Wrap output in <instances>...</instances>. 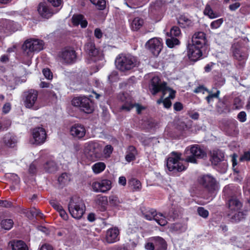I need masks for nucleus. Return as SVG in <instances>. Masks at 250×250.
<instances>
[{
    "label": "nucleus",
    "mask_w": 250,
    "mask_h": 250,
    "mask_svg": "<svg viewBox=\"0 0 250 250\" xmlns=\"http://www.w3.org/2000/svg\"><path fill=\"white\" fill-rule=\"evenodd\" d=\"M129 184L133 187V190L140 191L142 188V184L139 180L135 178L131 179L129 182Z\"/></svg>",
    "instance_id": "a19ab883"
},
{
    "label": "nucleus",
    "mask_w": 250,
    "mask_h": 250,
    "mask_svg": "<svg viewBox=\"0 0 250 250\" xmlns=\"http://www.w3.org/2000/svg\"><path fill=\"white\" fill-rule=\"evenodd\" d=\"M11 110V104L10 103H7L5 104L2 107V112L4 114L8 113Z\"/></svg>",
    "instance_id": "69168bd1"
},
{
    "label": "nucleus",
    "mask_w": 250,
    "mask_h": 250,
    "mask_svg": "<svg viewBox=\"0 0 250 250\" xmlns=\"http://www.w3.org/2000/svg\"><path fill=\"white\" fill-rule=\"evenodd\" d=\"M228 216L232 223H238L245 218L246 211L242 210L243 203L237 197L231 196L226 203Z\"/></svg>",
    "instance_id": "f257e3e1"
},
{
    "label": "nucleus",
    "mask_w": 250,
    "mask_h": 250,
    "mask_svg": "<svg viewBox=\"0 0 250 250\" xmlns=\"http://www.w3.org/2000/svg\"><path fill=\"white\" fill-rule=\"evenodd\" d=\"M204 14L208 15L210 19H214L217 17V15L213 12V10L209 5H207L204 10Z\"/></svg>",
    "instance_id": "a18cd8bd"
},
{
    "label": "nucleus",
    "mask_w": 250,
    "mask_h": 250,
    "mask_svg": "<svg viewBox=\"0 0 250 250\" xmlns=\"http://www.w3.org/2000/svg\"><path fill=\"white\" fill-rule=\"evenodd\" d=\"M29 173L32 174H35L37 172V167L36 165L33 163L30 164L29 167Z\"/></svg>",
    "instance_id": "774afa93"
},
{
    "label": "nucleus",
    "mask_w": 250,
    "mask_h": 250,
    "mask_svg": "<svg viewBox=\"0 0 250 250\" xmlns=\"http://www.w3.org/2000/svg\"><path fill=\"white\" fill-rule=\"evenodd\" d=\"M163 5L161 0H156L154 2H152L150 4V7L154 10H159Z\"/></svg>",
    "instance_id": "09e8293b"
},
{
    "label": "nucleus",
    "mask_w": 250,
    "mask_h": 250,
    "mask_svg": "<svg viewBox=\"0 0 250 250\" xmlns=\"http://www.w3.org/2000/svg\"><path fill=\"white\" fill-rule=\"evenodd\" d=\"M200 46H196L194 44H189L188 46V56L191 61L196 62L202 57L203 51L206 48L200 47Z\"/></svg>",
    "instance_id": "aec40b11"
},
{
    "label": "nucleus",
    "mask_w": 250,
    "mask_h": 250,
    "mask_svg": "<svg viewBox=\"0 0 250 250\" xmlns=\"http://www.w3.org/2000/svg\"><path fill=\"white\" fill-rule=\"evenodd\" d=\"M53 7H58L63 3L62 0H47Z\"/></svg>",
    "instance_id": "bf43d9fd"
},
{
    "label": "nucleus",
    "mask_w": 250,
    "mask_h": 250,
    "mask_svg": "<svg viewBox=\"0 0 250 250\" xmlns=\"http://www.w3.org/2000/svg\"><path fill=\"white\" fill-rule=\"evenodd\" d=\"M13 206V204L11 202L7 200H2L0 199V207L9 208H11Z\"/></svg>",
    "instance_id": "13d9d810"
},
{
    "label": "nucleus",
    "mask_w": 250,
    "mask_h": 250,
    "mask_svg": "<svg viewBox=\"0 0 250 250\" xmlns=\"http://www.w3.org/2000/svg\"><path fill=\"white\" fill-rule=\"evenodd\" d=\"M68 174L66 172L62 173L58 178V181L60 185L64 186L69 181Z\"/></svg>",
    "instance_id": "37998d69"
},
{
    "label": "nucleus",
    "mask_w": 250,
    "mask_h": 250,
    "mask_svg": "<svg viewBox=\"0 0 250 250\" xmlns=\"http://www.w3.org/2000/svg\"><path fill=\"white\" fill-rule=\"evenodd\" d=\"M111 181L108 179H102L92 183V188L96 192H106L111 188Z\"/></svg>",
    "instance_id": "dca6fc26"
},
{
    "label": "nucleus",
    "mask_w": 250,
    "mask_h": 250,
    "mask_svg": "<svg viewBox=\"0 0 250 250\" xmlns=\"http://www.w3.org/2000/svg\"><path fill=\"white\" fill-rule=\"evenodd\" d=\"M144 23V20L139 17L135 18L131 22L130 27L133 31L139 30Z\"/></svg>",
    "instance_id": "f704fd0d"
},
{
    "label": "nucleus",
    "mask_w": 250,
    "mask_h": 250,
    "mask_svg": "<svg viewBox=\"0 0 250 250\" xmlns=\"http://www.w3.org/2000/svg\"><path fill=\"white\" fill-rule=\"evenodd\" d=\"M96 204L101 207L102 211H105L106 209V206L108 203L107 198L105 196L98 197L96 200Z\"/></svg>",
    "instance_id": "c9c22d12"
},
{
    "label": "nucleus",
    "mask_w": 250,
    "mask_h": 250,
    "mask_svg": "<svg viewBox=\"0 0 250 250\" xmlns=\"http://www.w3.org/2000/svg\"><path fill=\"white\" fill-rule=\"evenodd\" d=\"M94 36L98 39H101L103 37V32L102 30L99 28H96L94 30Z\"/></svg>",
    "instance_id": "0e129e2a"
},
{
    "label": "nucleus",
    "mask_w": 250,
    "mask_h": 250,
    "mask_svg": "<svg viewBox=\"0 0 250 250\" xmlns=\"http://www.w3.org/2000/svg\"><path fill=\"white\" fill-rule=\"evenodd\" d=\"M126 153V154L125 156V160L129 163L136 159V156L138 154V151L134 146L130 145L128 146Z\"/></svg>",
    "instance_id": "473e14b6"
},
{
    "label": "nucleus",
    "mask_w": 250,
    "mask_h": 250,
    "mask_svg": "<svg viewBox=\"0 0 250 250\" xmlns=\"http://www.w3.org/2000/svg\"><path fill=\"white\" fill-rule=\"evenodd\" d=\"M120 99L124 103L120 107V109L121 110L129 111L134 107V106L136 105L137 107V114H140L142 111L145 109V107L142 105L139 104H133L131 99L129 98H126L124 94H122L120 96Z\"/></svg>",
    "instance_id": "f3484780"
},
{
    "label": "nucleus",
    "mask_w": 250,
    "mask_h": 250,
    "mask_svg": "<svg viewBox=\"0 0 250 250\" xmlns=\"http://www.w3.org/2000/svg\"><path fill=\"white\" fill-rule=\"evenodd\" d=\"M120 231L118 228H110L106 231L105 240L108 243H113L119 240Z\"/></svg>",
    "instance_id": "a878e982"
},
{
    "label": "nucleus",
    "mask_w": 250,
    "mask_h": 250,
    "mask_svg": "<svg viewBox=\"0 0 250 250\" xmlns=\"http://www.w3.org/2000/svg\"><path fill=\"white\" fill-rule=\"evenodd\" d=\"M143 217L147 220H155L161 226H165L167 223L166 216L161 213H157L153 208L142 210Z\"/></svg>",
    "instance_id": "1a4fd4ad"
},
{
    "label": "nucleus",
    "mask_w": 250,
    "mask_h": 250,
    "mask_svg": "<svg viewBox=\"0 0 250 250\" xmlns=\"http://www.w3.org/2000/svg\"><path fill=\"white\" fill-rule=\"evenodd\" d=\"M42 73L44 77L48 80H51L53 78L52 72L48 68H45L43 69Z\"/></svg>",
    "instance_id": "5fc2aeb1"
},
{
    "label": "nucleus",
    "mask_w": 250,
    "mask_h": 250,
    "mask_svg": "<svg viewBox=\"0 0 250 250\" xmlns=\"http://www.w3.org/2000/svg\"><path fill=\"white\" fill-rule=\"evenodd\" d=\"M224 21L223 18L215 20L210 23V27L211 29H217L219 28Z\"/></svg>",
    "instance_id": "8fccbe9b"
},
{
    "label": "nucleus",
    "mask_w": 250,
    "mask_h": 250,
    "mask_svg": "<svg viewBox=\"0 0 250 250\" xmlns=\"http://www.w3.org/2000/svg\"><path fill=\"white\" fill-rule=\"evenodd\" d=\"M13 225L14 222L11 219H3L0 222L1 228L6 230L10 229L13 227Z\"/></svg>",
    "instance_id": "ea45409f"
},
{
    "label": "nucleus",
    "mask_w": 250,
    "mask_h": 250,
    "mask_svg": "<svg viewBox=\"0 0 250 250\" xmlns=\"http://www.w3.org/2000/svg\"><path fill=\"white\" fill-rule=\"evenodd\" d=\"M197 212L199 216L205 219L207 218L209 215L208 211L202 207H199L198 208Z\"/></svg>",
    "instance_id": "49530a36"
},
{
    "label": "nucleus",
    "mask_w": 250,
    "mask_h": 250,
    "mask_svg": "<svg viewBox=\"0 0 250 250\" xmlns=\"http://www.w3.org/2000/svg\"><path fill=\"white\" fill-rule=\"evenodd\" d=\"M72 104L79 107L84 113L89 114L94 110L91 101L86 97H75L72 100Z\"/></svg>",
    "instance_id": "9b49d317"
},
{
    "label": "nucleus",
    "mask_w": 250,
    "mask_h": 250,
    "mask_svg": "<svg viewBox=\"0 0 250 250\" xmlns=\"http://www.w3.org/2000/svg\"><path fill=\"white\" fill-rule=\"evenodd\" d=\"M183 108V104L181 102H176L173 104V109L175 111H180Z\"/></svg>",
    "instance_id": "052dcab7"
},
{
    "label": "nucleus",
    "mask_w": 250,
    "mask_h": 250,
    "mask_svg": "<svg viewBox=\"0 0 250 250\" xmlns=\"http://www.w3.org/2000/svg\"><path fill=\"white\" fill-rule=\"evenodd\" d=\"M230 51L233 59L238 61L239 68L245 66L249 57V53L244 50L243 47L239 43H234L232 44Z\"/></svg>",
    "instance_id": "0eeeda50"
},
{
    "label": "nucleus",
    "mask_w": 250,
    "mask_h": 250,
    "mask_svg": "<svg viewBox=\"0 0 250 250\" xmlns=\"http://www.w3.org/2000/svg\"><path fill=\"white\" fill-rule=\"evenodd\" d=\"M115 62L117 68L122 71L130 70L138 64L137 58L130 55H119Z\"/></svg>",
    "instance_id": "39448f33"
},
{
    "label": "nucleus",
    "mask_w": 250,
    "mask_h": 250,
    "mask_svg": "<svg viewBox=\"0 0 250 250\" xmlns=\"http://www.w3.org/2000/svg\"><path fill=\"white\" fill-rule=\"evenodd\" d=\"M89 1L99 10H104L106 8V0H89Z\"/></svg>",
    "instance_id": "4c0bfd02"
},
{
    "label": "nucleus",
    "mask_w": 250,
    "mask_h": 250,
    "mask_svg": "<svg viewBox=\"0 0 250 250\" xmlns=\"http://www.w3.org/2000/svg\"><path fill=\"white\" fill-rule=\"evenodd\" d=\"M222 125L223 130L229 135H233L237 131L238 122L233 119L224 121Z\"/></svg>",
    "instance_id": "412c9836"
},
{
    "label": "nucleus",
    "mask_w": 250,
    "mask_h": 250,
    "mask_svg": "<svg viewBox=\"0 0 250 250\" xmlns=\"http://www.w3.org/2000/svg\"><path fill=\"white\" fill-rule=\"evenodd\" d=\"M150 241L145 245L146 250H167V243L166 240L160 236L153 237L150 238Z\"/></svg>",
    "instance_id": "ddd939ff"
},
{
    "label": "nucleus",
    "mask_w": 250,
    "mask_h": 250,
    "mask_svg": "<svg viewBox=\"0 0 250 250\" xmlns=\"http://www.w3.org/2000/svg\"><path fill=\"white\" fill-rule=\"evenodd\" d=\"M233 106L235 109H240L242 107V101L238 98H236L233 101Z\"/></svg>",
    "instance_id": "680f3d73"
},
{
    "label": "nucleus",
    "mask_w": 250,
    "mask_h": 250,
    "mask_svg": "<svg viewBox=\"0 0 250 250\" xmlns=\"http://www.w3.org/2000/svg\"><path fill=\"white\" fill-rule=\"evenodd\" d=\"M163 105L165 108L168 109L172 105V103L169 98H165L164 99Z\"/></svg>",
    "instance_id": "e2e57ef3"
},
{
    "label": "nucleus",
    "mask_w": 250,
    "mask_h": 250,
    "mask_svg": "<svg viewBox=\"0 0 250 250\" xmlns=\"http://www.w3.org/2000/svg\"><path fill=\"white\" fill-rule=\"evenodd\" d=\"M38 92L37 90L31 89L24 91L23 94V101L25 106L28 108L37 110L39 108L38 104Z\"/></svg>",
    "instance_id": "6e6552de"
},
{
    "label": "nucleus",
    "mask_w": 250,
    "mask_h": 250,
    "mask_svg": "<svg viewBox=\"0 0 250 250\" xmlns=\"http://www.w3.org/2000/svg\"><path fill=\"white\" fill-rule=\"evenodd\" d=\"M84 49L91 59L94 62H96L100 52L99 50L96 47L95 43L93 42H87L84 46Z\"/></svg>",
    "instance_id": "393cba45"
},
{
    "label": "nucleus",
    "mask_w": 250,
    "mask_h": 250,
    "mask_svg": "<svg viewBox=\"0 0 250 250\" xmlns=\"http://www.w3.org/2000/svg\"><path fill=\"white\" fill-rule=\"evenodd\" d=\"M43 41L39 39L27 40L22 45V48L24 52L30 55L34 52H39L43 48Z\"/></svg>",
    "instance_id": "f8f14e48"
},
{
    "label": "nucleus",
    "mask_w": 250,
    "mask_h": 250,
    "mask_svg": "<svg viewBox=\"0 0 250 250\" xmlns=\"http://www.w3.org/2000/svg\"><path fill=\"white\" fill-rule=\"evenodd\" d=\"M49 203L51 206L58 212L63 209L62 206L55 200H50Z\"/></svg>",
    "instance_id": "de8ad7c7"
},
{
    "label": "nucleus",
    "mask_w": 250,
    "mask_h": 250,
    "mask_svg": "<svg viewBox=\"0 0 250 250\" xmlns=\"http://www.w3.org/2000/svg\"><path fill=\"white\" fill-rule=\"evenodd\" d=\"M177 20L178 24L182 28H189L193 25L192 20L184 14L180 15Z\"/></svg>",
    "instance_id": "7c9ffc66"
},
{
    "label": "nucleus",
    "mask_w": 250,
    "mask_h": 250,
    "mask_svg": "<svg viewBox=\"0 0 250 250\" xmlns=\"http://www.w3.org/2000/svg\"><path fill=\"white\" fill-rule=\"evenodd\" d=\"M170 38L167 39L166 41V44L169 48H172L175 45L180 44V42L176 37L172 36H170Z\"/></svg>",
    "instance_id": "58836bf2"
},
{
    "label": "nucleus",
    "mask_w": 250,
    "mask_h": 250,
    "mask_svg": "<svg viewBox=\"0 0 250 250\" xmlns=\"http://www.w3.org/2000/svg\"><path fill=\"white\" fill-rule=\"evenodd\" d=\"M241 5L240 3L237 2L234 3L230 4L229 5V8L231 11H235Z\"/></svg>",
    "instance_id": "338daca9"
},
{
    "label": "nucleus",
    "mask_w": 250,
    "mask_h": 250,
    "mask_svg": "<svg viewBox=\"0 0 250 250\" xmlns=\"http://www.w3.org/2000/svg\"><path fill=\"white\" fill-rule=\"evenodd\" d=\"M105 164L102 162H97L92 166V170L95 174L101 173L105 169Z\"/></svg>",
    "instance_id": "e433bc0d"
},
{
    "label": "nucleus",
    "mask_w": 250,
    "mask_h": 250,
    "mask_svg": "<svg viewBox=\"0 0 250 250\" xmlns=\"http://www.w3.org/2000/svg\"><path fill=\"white\" fill-rule=\"evenodd\" d=\"M197 186L193 187V190L201 194L203 190L212 195L218 189L217 182L210 174H203L198 176L197 179Z\"/></svg>",
    "instance_id": "f03ea898"
},
{
    "label": "nucleus",
    "mask_w": 250,
    "mask_h": 250,
    "mask_svg": "<svg viewBox=\"0 0 250 250\" xmlns=\"http://www.w3.org/2000/svg\"><path fill=\"white\" fill-rule=\"evenodd\" d=\"M178 216V214L177 213V211L173 210V209L170 210L167 215V217H168V220L169 221L174 220L176 218H177Z\"/></svg>",
    "instance_id": "864d4df0"
},
{
    "label": "nucleus",
    "mask_w": 250,
    "mask_h": 250,
    "mask_svg": "<svg viewBox=\"0 0 250 250\" xmlns=\"http://www.w3.org/2000/svg\"><path fill=\"white\" fill-rule=\"evenodd\" d=\"M207 42V35L204 32H196L192 36L191 42L196 46L206 48Z\"/></svg>",
    "instance_id": "4be33fe9"
},
{
    "label": "nucleus",
    "mask_w": 250,
    "mask_h": 250,
    "mask_svg": "<svg viewBox=\"0 0 250 250\" xmlns=\"http://www.w3.org/2000/svg\"><path fill=\"white\" fill-rule=\"evenodd\" d=\"M168 90L170 91L169 96L167 98L169 99H173L175 97L176 91L171 88L167 86V83L165 82L161 83V79L158 76L153 77L150 81V90L152 95H156L159 92H163V95L165 92Z\"/></svg>",
    "instance_id": "20e7f679"
},
{
    "label": "nucleus",
    "mask_w": 250,
    "mask_h": 250,
    "mask_svg": "<svg viewBox=\"0 0 250 250\" xmlns=\"http://www.w3.org/2000/svg\"><path fill=\"white\" fill-rule=\"evenodd\" d=\"M214 80L215 84L217 87H220L223 85L225 83V79L222 77V75L218 74L214 76Z\"/></svg>",
    "instance_id": "79ce46f5"
},
{
    "label": "nucleus",
    "mask_w": 250,
    "mask_h": 250,
    "mask_svg": "<svg viewBox=\"0 0 250 250\" xmlns=\"http://www.w3.org/2000/svg\"><path fill=\"white\" fill-rule=\"evenodd\" d=\"M26 216L30 220H33L34 218L39 217L43 219L44 217L43 214L41 211L35 208H31L29 210L25 212Z\"/></svg>",
    "instance_id": "2f4dec72"
},
{
    "label": "nucleus",
    "mask_w": 250,
    "mask_h": 250,
    "mask_svg": "<svg viewBox=\"0 0 250 250\" xmlns=\"http://www.w3.org/2000/svg\"><path fill=\"white\" fill-rule=\"evenodd\" d=\"M32 136L37 145H42L46 140V132L42 127H36L32 130Z\"/></svg>",
    "instance_id": "5701e85b"
},
{
    "label": "nucleus",
    "mask_w": 250,
    "mask_h": 250,
    "mask_svg": "<svg viewBox=\"0 0 250 250\" xmlns=\"http://www.w3.org/2000/svg\"><path fill=\"white\" fill-rule=\"evenodd\" d=\"M210 161L211 164L217 166L224 160V154L219 149H213L209 152Z\"/></svg>",
    "instance_id": "bb28decb"
},
{
    "label": "nucleus",
    "mask_w": 250,
    "mask_h": 250,
    "mask_svg": "<svg viewBox=\"0 0 250 250\" xmlns=\"http://www.w3.org/2000/svg\"><path fill=\"white\" fill-rule=\"evenodd\" d=\"M85 152L92 161H95L101 157V147L100 145L96 142H89L85 146Z\"/></svg>",
    "instance_id": "4468645a"
},
{
    "label": "nucleus",
    "mask_w": 250,
    "mask_h": 250,
    "mask_svg": "<svg viewBox=\"0 0 250 250\" xmlns=\"http://www.w3.org/2000/svg\"><path fill=\"white\" fill-rule=\"evenodd\" d=\"M17 30V23L6 19L0 20V33L8 35Z\"/></svg>",
    "instance_id": "2eb2a0df"
},
{
    "label": "nucleus",
    "mask_w": 250,
    "mask_h": 250,
    "mask_svg": "<svg viewBox=\"0 0 250 250\" xmlns=\"http://www.w3.org/2000/svg\"><path fill=\"white\" fill-rule=\"evenodd\" d=\"M86 130L83 125L75 124L70 128V133L74 138L82 139L85 135Z\"/></svg>",
    "instance_id": "b1692460"
},
{
    "label": "nucleus",
    "mask_w": 250,
    "mask_h": 250,
    "mask_svg": "<svg viewBox=\"0 0 250 250\" xmlns=\"http://www.w3.org/2000/svg\"><path fill=\"white\" fill-rule=\"evenodd\" d=\"M239 160L241 162H250V150L244 151L240 157Z\"/></svg>",
    "instance_id": "603ef678"
},
{
    "label": "nucleus",
    "mask_w": 250,
    "mask_h": 250,
    "mask_svg": "<svg viewBox=\"0 0 250 250\" xmlns=\"http://www.w3.org/2000/svg\"><path fill=\"white\" fill-rule=\"evenodd\" d=\"M43 168L45 172L48 173H54L57 171L58 166L56 163L53 160L47 161L43 165Z\"/></svg>",
    "instance_id": "72a5a7b5"
},
{
    "label": "nucleus",
    "mask_w": 250,
    "mask_h": 250,
    "mask_svg": "<svg viewBox=\"0 0 250 250\" xmlns=\"http://www.w3.org/2000/svg\"><path fill=\"white\" fill-rule=\"evenodd\" d=\"M237 119L241 123H244L247 120V114L246 112L242 111L240 112L237 116Z\"/></svg>",
    "instance_id": "4d7b16f0"
},
{
    "label": "nucleus",
    "mask_w": 250,
    "mask_h": 250,
    "mask_svg": "<svg viewBox=\"0 0 250 250\" xmlns=\"http://www.w3.org/2000/svg\"><path fill=\"white\" fill-rule=\"evenodd\" d=\"M71 20L73 25L75 26L80 25L82 28H84L87 27L88 24V22L84 16L81 14L73 15Z\"/></svg>",
    "instance_id": "c756f323"
},
{
    "label": "nucleus",
    "mask_w": 250,
    "mask_h": 250,
    "mask_svg": "<svg viewBox=\"0 0 250 250\" xmlns=\"http://www.w3.org/2000/svg\"><path fill=\"white\" fill-rule=\"evenodd\" d=\"M8 248L12 250H28L27 245L22 240H11L8 243Z\"/></svg>",
    "instance_id": "c85d7f7f"
},
{
    "label": "nucleus",
    "mask_w": 250,
    "mask_h": 250,
    "mask_svg": "<svg viewBox=\"0 0 250 250\" xmlns=\"http://www.w3.org/2000/svg\"><path fill=\"white\" fill-rule=\"evenodd\" d=\"M68 210L71 216L75 219H81L85 212L84 204L81 201L75 202L72 198L68 205Z\"/></svg>",
    "instance_id": "9d476101"
},
{
    "label": "nucleus",
    "mask_w": 250,
    "mask_h": 250,
    "mask_svg": "<svg viewBox=\"0 0 250 250\" xmlns=\"http://www.w3.org/2000/svg\"><path fill=\"white\" fill-rule=\"evenodd\" d=\"M109 203L110 205L116 207L118 206L120 202L118 197L116 196H111L109 198Z\"/></svg>",
    "instance_id": "3c124183"
},
{
    "label": "nucleus",
    "mask_w": 250,
    "mask_h": 250,
    "mask_svg": "<svg viewBox=\"0 0 250 250\" xmlns=\"http://www.w3.org/2000/svg\"><path fill=\"white\" fill-rule=\"evenodd\" d=\"M59 57L63 60L64 63L72 64L76 62L77 55L73 49L64 48L59 54Z\"/></svg>",
    "instance_id": "6ab92c4d"
},
{
    "label": "nucleus",
    "mask_w": 250,
    "mask_h": 250,
    "mask_svg": "<svg viewBox=\"0 0 250 250\" xmlns=\"http://www.w3.org/2000/svg\"><path fill=\"white\" fill-rule=\"evenodd\" d=\"M182 154L180 152H172L167 160V167L169 171L182 172L187 169V167L180 162Z\"/></svg>",
    "instance_id": "423d86ee"
},
{
    "label": "nucleus",
    "mask_w": 250,
    "mask_h": 250,
    "mask_svg": "<svg viewBox=\"0 0 250 250\" xmlns=\"http://www.w3.org/2000/svg\"><path fill=\"white\" fill-rule=\"evenodd\" d=\"M38 11L42 17L45 19H49L53 14L51 10L44 2L39 3L38 6Z\"/></svg>",
    "instance_id": "cd10ccee"
},
{
    "label": "nucleus",
    "mask_w": 250,
    "mask_h": 250,
    "mask_svg": "<svg viewBox=\"0 0 250 250\" xmlns=\"http://www.w3.org/2000/svg\"><path fill=\"white\" fill-rule=\"evenodd\" d=\"M185 161L188 163L197 164V159H204L207 157V153L203 146L194 144L187 147L185 150Z\"/></svg>",
    "instance_id": "7ed1b4c3"
},
{
    "label": "nucleus",
    "mask_w": 250,
    "mask_h": 250,
    "mask_svg": "<svg viewBox=\"0 0 250 250\" xmlns=\"http://www.w3.org/2000/svg\"><path fill=\"white\" fill-rule=\"evenodd\" d=\"M113 151V147L111 145H108L105 146L104 149V153L107 156H110Z\"/></svg>",
    "instance_id": "6e6d98bb"
},
{
    "label": "nucleus",
    "mask_w": 250,
    "mask_h": 250,
    "mask_svg": "<svg viewBox=\"0 0 250 250\" xmlns=\"http://www.w3.org/2000/svg\"><path fill=\"white\" fill-rule=\"evenodd\" d=\"M146 46L154 56H158L163 48V44L158 39L153 38L146 42Z\"/></svg>",
    "instance_id": "a211bd4d"
},
{
    "label": "nucleus",
    "mask_w": 250,
    "mask_h": 250,
    "mask_svg": "<svg viewBox=\"0 0 250 250\" xmlns=\"http://www.w3.org/2000/svg\"><path fill=\"white\" fill-rule=\"evenodd\" d=\"M181 35V31L177 26H173L171 27L169 32V36L179 37Z\"/></svg>",
    "instance_id": "c03bdc74"
}]
</instances>
